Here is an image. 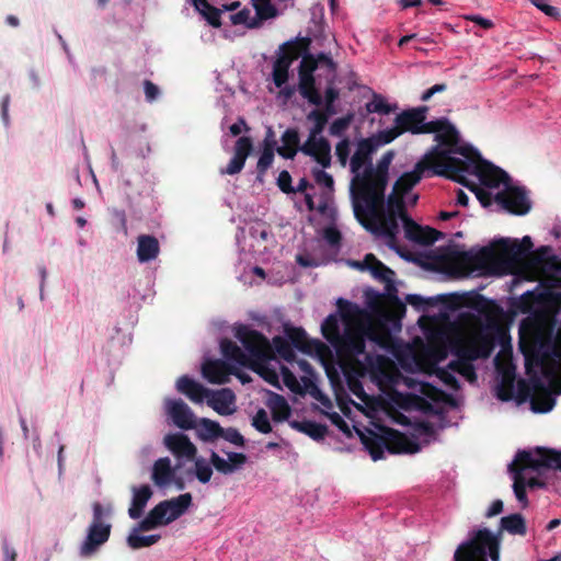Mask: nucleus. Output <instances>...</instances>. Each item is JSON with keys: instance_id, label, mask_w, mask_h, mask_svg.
I'll return each instance as SVG.
<instances>
[{"instance_id": "nucleus-52", "label": "nucleus", "mask_w": 561, "mask_h": 561, "mask_svg": "<svg viewBox=\"0 0 561 561\" xmlns=\"http://www.w3.org/2000/svg\"><path fill=\"white\" fill-rule=\"evenodd\" d=\"M201 432L199 437L203 440H213L215 438L220 437L222 433V427L219 423L209 420V419H201L199 421Z\"/></svg>"}, {"instance_id": "nucleus-57", "label": "nucleus", "mask_w": 561, "mask_h": 561, "mask_svg": "<svg viewBox=\"0 0 561 561\" xmlns=\"http://www.w3.org/2000/svg\"><path fill=\"white\" fill-rule=\"evenodd\" d=\"M394 110L390 104H388L383 96L380 94H374L371 101L366 103V111L368 113H378V114H389Z\"/></svg>"}, {"instance_id": "nucleus-4", "label": "nucleus", "mask_w": 561, "mask_h": 561, "mask_svg": "<svg viewBox=\"0 0 561 561\" xmlns=\"http://www.w3.org/2000/svg\"><path fill=\"white\" fill-rule=\"evenodd\" d=\"M192 504V494L183 493L176 497L164 500L149 511L147 516L138 524L127 537V545L134 549L150 547L157 543L161 536H140L138 531H149L159 526L168 525L181 517Z\"/></svg>"}, {"instance_id": "nucleus-28", "label": "nucleus", "mask_w": 561, "mask_h": 561, "mask_svg": "<svg viewBox=\"0 0 561 561\" xmlns=\"http://www.w3.org/2000/svg\"><path fill=\"white\" fill-rule=\"evenodd\" d=\"M169 414L173 423L182 430H192L195 427V417L188 405L181 399L169 400L167 402Z\"/></svg>"}, {"instance_id": "nucleus-42", "label": "nucleus", "mask_w": 561, "mask_h": 561, "mask_svg": "<svg viewBox=\"0 0 561 561\" xmlns=\"http://www.w3.org/2000/svg\"><path fill=\"white\" fill-rule=\"evenodd\" d=\"M219 345L220 352L227 360L245 367V362L249 360V357H247V354L241 350L240 346L237 345V343L225 337L220 341Z\"/></svg>"}, {"instance_id": "nucleus-16", "label": "nucleus", "mask_w": 561, "mask_h": 561, "mask_svg": "<svg viewBox=\"0 0 561 561\" xmlns=\"http://www.w3.org/2000/svg\"><path fill=\"white\" fill-rule=\"evenodd\" d=\"M351 264L360 271H370L371 275L376 279L386 284V289L389 296L393 295V297L397 298V289L392 280L394 272L379 261L373 253L366 254L363 261H353Z\"/></svg>"}, {"instance_id": "nucleus-1", "label": "nucleus", "mask_w": 561, "mask_h": 561, "mask_svg": "<svg viewBox=\"0 0 561 561\" xmlns=\"http://www.w3.org/2000/svg\"><path fill=\"white\" fill-rule=\"evenodd\" d=\"M337 307L344 323V331L333 347L344 365L352 366L356 371L364 374L366 365L359 359V356H364L368 365L373 363L371 355L366 352L365 340V322H368V312L343 298L337 300Z\"/></svg>"}, {"instance_id": "nucleus-64", "label": "nucleus", "mask_w": 561, "mask_h": 561, "mask_svg": "<svg viewBox=\"0 0 561 561\" xmlns=\"http://www.w3.org/2000/svg\"><path fill=\"white\" fill-rule=\"evenodd\" d=\"M314 57L317 59V66L325 67L328 77H331V81L334 80L337 69L336 62L325 53H320Z\"/></svg>"}, {"instance_id": "nucleus-8", "label": "nucleus", "mask_w": 561, "mask_h": 561, "mask_svg": "<svg viewBox=\"0 0 561 561\" xmlns=\"http://www.w3.org/2000/svg\"><path fill=\"white\" fill-rule=\"evenodd\" d=\"M353 210L356 219L368 231L374 234L383 236L392 243L397 240L399 232L398 218L393 215H386L385 197L374 211L368 209L367 204L359 199H352Z\"/></svg>"}, {"instance_id": "nucleus-27", "label": "nucleus", "mask_w": 561, "mask_h": 561, "mask_svg": "<svg viewBox=\"0 0 561 561\" xmlns=\"http://www.w3.org/2000/svg\"><path fill=\"white\" fill-rule=\"evenodd\" d=\"M164 445L178 458L194 459L197 454L196 446L182 433L168 434Z\"/></svg>"}, {"instance_id": "nucleus-45", "label": "nucleus", "mask_w": 561, "mask_h": 561, "mask_svg": "<svg viewBox=\"0 0 561 561\" xmlns=\"http://www.w3.org/2000/svg\"><path fill=\"white\" fill-rule=\"evenodd\" d=\"M196 11H198L203 18L213 26L220 27L221 26V9H218L211 5L208 0H197L196 3L193 4Z\"/></svg>"}, {"instance_id": "nucleus-5", "label": "nucleus", "mask_w": 561, "mask_h": 561, "mask_svg": "<svg viewBox=\"0 0 561 561\" xmlns=\"http://www.w3.org/2000/svg\"><path fill=\"white\" fill-rule=\"evenodd\" d=\"M437 142L424 157L433 162L434 174L449 178L459 172L463 165V159L470 157L476 149L470 146L459 144V133L456 127L447 121L443 129L435 135Z\"/></svg>"}, {"instance_id": "nucleus-54", "label": "nucleus", "mask_w": 561, "mask_h": 561, "mask_svg": "<svg viewBox=\"0 0 561 561\" xmlns=\"http://www.w3.org/2000/svg\"><path fill=\"white\" fill-rule=\"evenodd\" d=\"M290 65L277 58L273 64V81L277 88H282L288 80Z\"/></svg>"}, {"instance_id": "nucleus-59", "label": "nucleus", "mask_w": 561, "mask_h": 561, "mask_svg": "<svg viewBox=\"0 0 561 561\" xmlns=\"http://www.w3.org/2000/svg\"><path fill=\"white\" fill-rule=\"evenodd\" d=\"M402 133L400 131L398 125L394 123V126L388 129L380 130L377 135L369 137L374 139V144H378V147L381 145H387L398 138Z\"/></svg>"}, {"instance_id": "nucleus-20", "label": "nucleus", "mask_w": 561, "mask_h": 561, "mask_svg": "<svg viewBox=\"0 0 561 561\" xmlns=\"http://www.w3.org/2000/svg\"><path fill=\"white\" fill-rule=\"evenodd\" d=\"M253 150V141L249 136L240 137L233 147V157L226 168L220 169V174L234 175L242 171L248 157Z\"/></svg>"}, {"instance_id": "nucleus-44", "label": "nucleus", "mask_w": 561, "mask_h": 561, "mask_svg": "<svg viewBox=\"0 0 561 561\" xmlns=\"http://www.w3.org/2000/svg\"><path fill=\"white\" fill-rule=\"evenodd\" d=\"M290 425L293 428L308 435L314 440H321L328 434V426L314 421H294Z\"/></svg>"}, {"instance_id": "nucleus-7", "label": "nucleus", "mask_w": 561, "mask_h": 561, "mask_svg": "<svg viewBox=\"0 0 561 561\" xmlns=\"http://www.w3.org/2000/svg\"><path fill=\"white\" fill-rule=\"evenodd\" d=\"M540 468L558 469L561 471V451L545 447H537L534 450H519L514 461L508 466L510 472L513 473L515 496L523 507L528 505L527 484L523 471L525 469L539 470Z\"/></svg>"}, {"instance_id": "nucleus-14", "label": "nucleus", "mask_w": 561, "mask_h": 561, "mask_svg": "<svg viewBox=\"0 0 561 561\" xmlns=\"http://www.w3.org/2000/svg\"><path fill=\"white\" fill-rule=\"evenodd\" d=\"M495 245L503 261L516 267L517 275L520 273L522 262L534 252L531 251L534 244L529 236H525L520 242L517 240L511 241L510 239H501L495 241Z\"/></svg>"}, {"instance_id": "nucleus-31", "label": "nucleus", "mask_w": 561, "mask_h": 561, "mask_svg": "<svg viewBox=\"0 0 561 561\" xmlns=\"http://www.w3.org/2000/svg\"><path fill=\"white\" fill-rule=\"evenodd\" d=\"M176 390L195 403H202L210 394L209 389L186 375L178 379Z\"/></svg>"}, {"instance_id": "nucleus-56", "label": "nucleus", "mask_w": 561, "mask_h": 561, "mask_svg": "<svg viewBox=\"0 0 561 561\" xmlns=\"http://www.w3.org/2000/svg\"><path fill=\"white\" fill-rule=\"evenodd\" d=\"M389 336L390 335L387 330L373 327L370 318L368 317V322H365V340L368 339L380 346H385Z\"/></svg>"}, {"instance_id": "nucleus-32", "label": "nucleus", "mask_w": 561, "mask_h": 561, "mask_svg": "<svg viewBox=\"0 0 561 561\" xmlns=\"http://www.w3.org/2000/svg\"><path fill=\"white\" fill-rule=\"evenodd\" d=\"M282 146L277 147L276 152L284 159H294L300 148V137L297 128H287L282 137Z\"/></svg>"}, {"instance_id": "nucleus-43", "label": "nucleus", "mask_w": 561, "mask_h": 561, "mask_svg": "<svg viewBox=\"0 0 561 561\" xmlns=\"http://www.w3.org/2000/svg\"><path fill=\"white\" fill-rule=\"evenodd\" d=\"M362 443L364 444L365 448L368 450L370 457L373 460H379L383 458L385 448H386V440H385V434L377 435L374 432H369L368 436L363 435L362 436Z\"/></svg>"}, {"instance_id": "nucleus-60", "label": "nucleus", "mask_w": 561, "mask_h": 561, "mask_svg": "<svg viewBox=\"0 0 561 561\" xmlns=\"http://www.w3.org/2000/svg\"><path fill=\"white\" fill-rule=\"evenodd\" d=\"M252 426L262 434L272 432V425L268 420L267 412L264 409H259L252 419Z\"/></svg>"}, {"instance_id": "nucleus-37", "label": "nucleus", "mask_w": 561, "mask_h": 561, "mask_svg": "<svg viewBox=\"0 0 561 561\" xmlns=\"http://www.w3.org/2000/svg\"><path fill=\"white\" fill-rule=\"evenodd\" d=\"M133 500L131 505L128 510L130 518L137 519L142 515L144 508L152 495V491L149 485L145 484L139 488H133Z\"/></svg>"}, {"instance_id": "nucleus-26", "label": "nucleus", "mask_w": 561, "mask_h": 561, "mask_svg": "<svg viewBox=\"0 0 561 561\" xmlns=\"http://www.w3.org/2000/svg\"><path fill=\"white\" fill-rule=\"evenodd\" d=\"M202 371L210 383L224 385L234 373V367L222 359H210L203 364Z\"/></svg>"}, {"instance_id": "nucleus-46", "label": "nucleus", "mask_w": 561, "mask_h": 561, "mask_svg": "<svg viewBox=\"0 0 561 561\" xmlns=\"http://www.w3.org/2000/svg\"><path fill=\"white\" fill-rule=\"evenodd\" d=\"M323 337L333 346L342 336L340 321L336 314H330L321 325Z\"/></svg>"}, {"instance_id": "nucleus-38", "label": "nucleus", "mask_w": 561, "mask_h": 561, "mask_svg": "<svg viewBox=\"0 0 561 561\" xmlns=\"http://www.w3.org/2000/svg\"><path fill=\"white\" fill-rule=\"evenodd\" d=\"M266 405L271 410L272 419L275 422H284L289 419L291 410L287 400L282 394L270 392Z\"/></svg>"}, {"instance_id": "nucleus-41", "label": "nucleus", "mask_w": 561, "mask_h": 561, "mask_svg": "<svg viewBox=\"0 0 561 561\" xmlns=\"http://www.w3.org/2000/svg\"><path fill=\"white\" fill-rule=\"evenodd\" d=\"M535 387L540 389V391L535 392L530 398L533 411L539 413L549 412L554 405V398L539 381L536 382Z\"/></svg>"}, {"instance_id": "nucleus-39", "label": "nucleus", "mask_w": 561, "mask_h": 561, "mask_svg": "<svg viewBox=\"0 0 561 561\" xmlns=\"http://www.w3.org/2000/svg\"><path fill=\"white\" fill-rule=\"evenodd\" d=\"M448 179L463 185L465 187L470 190L472 193H474L477 199L480 202V204L483 207H489L492 204V202L494 199L492 194L489 191L480 187L477 183L468 180L466 175L457 172V173L450 175Z\"/></svg>"}, {"instance_id": "nucleus-48", "label": "nucleus", "mask_w": 561, "mask_h": 561, "mask_svg": "<svg viewBox=\"0 0 561 561\" xmlns=\"http://www.w3.org/2000/svg\"><path fill=\"white\" fill-rule=\"evenodd\" d=\"M386 215H393L396 218H400L403 224L405 219H410L407 214L403 196L392 193L388 197Z\"/></svg>"}, {"instance_id": "nucleus-30", "label": "nucleus", "mask_w": 561, "mask_h": 561, "mask_svg": "<svg viewBox=\"0 0 561 561\" xmlns=\"http://www.w3.org/2000/svg\"><path fill=\"white\" fill-rule=\"evenodd\" d=\"M207 404L220 415H229L233 412L231 405L236 401L233 391L229 388H222L217 391H211L209 397H206Z\"/></svg>"}, {"instance_id": "nucleus-49", "label": "nucleus", "mask_w": 561, "mask_h": 561, "mask_svg": "<svg viewBox=\"0 0 561 561\" xmlns=\"http://www.w3.org/2000/svg\"><path fill=\"white\" fill-rule=\"evenodd\" d=\"M271 345H272L274 355L277 354L279 357H282L286 362H293L295 359L294 347L290 344V342L288 341V339H285L279 335L274 336Z\"/></svg>"}, {"instance_id": "nucleus-40", "label": "nucleus", "mask_w": 561, "mask_h": 561, "mask_svg": "<svg viewBox=\"0 0 561 561\" xmlns=\"http://www.w3.org/2000/svg\"><path fill=\"white\" fill-rule=\"evenodd\" d=\"M514 305L519 312L529 313V317H535L536 314H545L541 312L539 291H526L516 300Z\"/></svg>"}, {"instance_id": "nucleus-47", "label": "nucleus", "mask_w": 561, "mask_h": 561, "mask_svg": "<svg viewBox=\"0 0 561 561\" xmlns=\"http://www.w3.org/2000/svg\"><path fill=\"white\" fill-rule=\"evenodd\" d=\"M515 381L514 367L506 368L501 374V382L497 390V397L502 401H508L513 397Z\"/></svg>"}, {"instance_id": "nucleus-33", "label": "nucleus", "mask_w": 561, "mask_h": 561, "mask_svg": "<svg viewBox=\"0 0 561 561\" xmlns=\"http://www.w3.org/2000/svg\"><path fill=\"white\" fill-rule=\"evenodd\" d=\"M252 5L256 12V16L251 20L249 28H257L262 25L263 21L275 19L279 15V11L272 3V0H251Z\"/></svg>"}, {"instance_id": "nucleus-62", "label": "nucleus", "mask_w": 561, "mask_h": 561, "mask_svg": "<svg viewBox=\"0 0 561 561\" xmlns=\"http://www.w3.org/2000/svg\"><path fill=\"white\" fill-rule=\"evenodd\" d=\"M353 117V114L350 113L343 117L333 121L329 128L330 134L336 137L342 136L345 133V130L350 127Z\"/></svg>"}, {"instance_id": "nucleus-21", "label": "nucleus", "mask_w": 561, "mask_h": 561, "mask_svg": "<svg viewBox=\"0 0 561 561\" xmlns=\"http://www.w3.org/2000/svg\"><path fill=\"white\" fill-rule=\"evenodd\" d=\"M404 228V234L405 238L414 243L421 244V245H432L435 243L438 239L443 238V232L431 228L428 226H421L416 224L413 219H405V222L403 224Z\"/></svg>"}, {"instance_id": "nucleus-9", "label": "nucleus", "mask_w": 561, "mask_h": 561, "mask_svg": "<svg viewBox=\"0 0 561 561\" xmlns=\"http://www.w3.org/2000/svg\"><path fill=\"white\" fill-rule=\"evenodd\" d=\"M504 262L495 242L491 247H483L477 252L457 251L449 255V263L462 274L480 272L483 274L494 273L500 263Z\"/></svg>"}, {"instance_id": "nucleus-53", "label": "nucleus", "mask_w": 561, "mask_h": 561, "mask_svg": "<svg viewBox=\"0 0 561 561\" xmlns=\"http://www.w3.org/2000/svg\"><path fill=\"white\" fill-rule=\"evenodd\" d=\"M275 157V150L263 149L256 163V180L263 182L267 170L272 167Z\"/></svg>"}, {"instance_id": "nucleus-17", "label": "nucleus", "mask_w": 561, "mask_h": 561, "mask_svg": "<svg viewBox=\"0 0 561 561\" xmlns=\"http://www.w3.org/2000/svg\"><path fill=\"white\" fill-rule=\"evenodd\" d=\"M495 336L489 332H480L468 342L460 343L462 354L469 359L488 358L495 347Z\"/></svg>"}, {"instance_id": "nucleus-35", "label": "nucleus", "mask_w": 561, "mask_h": 561, "mask_svg": "<svg viewBox=\"0 0 561 561\" xmlns=\"http://www.w3.org/2000/svg\"><path fill=\"white\" fill-rule=\"evenodd\" d=\"M153 483L159 486L169 485L174 479V469L168 457L159 458L154 461L151 474Z\"/></svg>"}, {"instance_id": "nucleus-51", "label": "nucleus", "mask_w": 561, "mask_h": 561, "mask_svg": "<svg viewBox=\"0 0 561 561\" xmlns=\"http://www.w3.org/2000/svg\"><path fill=\"white\" fill-rule=\"evenodd\" d=\"M317 148L313 154H310L322 168H328L331 164V146L328 139L319 137Z\"/></svg>"}, {"instance_id": "nucleus-36", "label": "nucleus", "mask_w": 561, "mask_h": 561, "mask_svg": "<svg viewBox=\"0 0 561 561\" xmlns=\"http://www.w3.org/2000/svg\"><path fill=\"white\" fill-rule=\"evenodd\" d=\"M160 251L159 242L156 237L141 234L138 237L137 257L139 262H149L154 260Z\"/></svg>"}, {"instance_id": "nucleus-6", "label": "nucleus", "mask_w": 561, "mask_h": 561, "mask_svg": "<svg viewBox=\"0 0 561 561\" xmlns=\"http://www.w3.org/2000/svg\"><path fill=\"white\" fill-rule=\"evenodd\" d=\"M393 157V151L389 150L381 156L376 168L373 167V163H369L362 174L353 176L351 182L352 199L365 202L371 211H374L378 204L380 205L381 199L385 197L389 179V167Z\"/></svg>"}, {"instance_id": "nucleus-13", "label": "nucleus", "mask_w": 561, "mask_h": 561, "mask_svg": "<svg viewBox=\"0 0 561 561\" xmlns=\"http://www.w3.org/2000/svg\"><path fill=\"white\" fill-rule=\"evenodd\" d=\"M318 69L317 59L309 51L302 56L298 68V91L310 104L320 106L323 102L321 94L316 88L314 71Z\"/></svg>"}, {"instance_id": "nucleus-61", "label": "nucleus", "mask_w": 561, "mask_h": 561, "mask_svg": "<svg viewBox=\"0 0 561 561\" xmlns=\"http://www.w3.org/2000/svg\"><path fill=\"white\" fill-rule=\"evenodd\" d=\"M268 362H260L259 366H253L251 370L257 373L265 381L273 386H279L277 373L267 366Z\"/></svg>"}, {"instance_id": "nucleus-11", "label": "nucleus", "mask_w": 561, "mask_h": 561, "mask_svg": "<svg viewBox=\"0 0 561 561\" xmlns=\"http://www.w3.org/2000/svg\"><path fill=\"white\" fill-rule=\"evenodd\" d=\"M561 272V259L552 253V248L542 245L522 262L520 277L534 282L550 278Z\"/></svg>"}, {"instance_id": "nucleus-24", "label": "nucleus", "mask_w": 561, "mask_h": 561, "mask_svg": "<svg viewBox=\"0 0 561 561\" xmlns=\"http://www.w3.org/2000/svg\"><path fill=\"white\" fill-rule=\"evenodd\" d=\"M426 106L405 110L396 116L394 123L398 125L402 134L411 133L419 135L421 123L426 119Z\"/></svg>"}, {"instance_id": "nucleus-50", "label": "nucleus", "mask_w": 561, "mask_h": 561, "mask_svg": "<svg viewBox=\"0 0 561 561\" xmlns=\"http://www.w3.org/2000/svg\"><path fill=\"white\" fill-rule=\"evenodd\" d=\"M454 354L457 357H461V364L459 366L458 374L466 378L469 382H476L478 376L476 373V368L472 364L474 359H469L465 357L462 354V348H460L458 345L454 348Z\"/></svg>"}, {"instance_id": "nucleus-25", "label": "nucleus", "mask_w": 561, "mask_h": 561, "mask_svg": "<svg viewBox=\"0 0 561 561\" xmlns=\"http://www.w3.org/2000/svg\"><path fill=\"white\" fill-rule=\"evenodd\" d=\"M378 149V144H374V139L364 138L358 141L357 148L351 158L350 165L354 176L362 174V169L371 163V154Z\"/></svg>"}, {"instance_id": "nucleus-18", "label": "nucleus", "mask_w": 561, "mask_h": 561, "mask_svg": "<svg viewBox=\"0 0 561 561\" xmlns=\"http://www.w3.org/2000/svg\"><path fill=\"white\" fill-rule=\"evenodd\" d=\"M425 171H432L434 174L433 162L428 161V157H423L410 172H404L394 183L393 193L404 196L408 194L423 178Z\"/></svg>"}, {"instance_id": "nucleus-12", "label": "nucleus", "mask_w": 561, "mask_h": 561, "mask_svg": "<svg viewBox=\"0 0 561 561\" xmlns=\"http://www.w3.org/2000/svg\"><path fill=\"white\" fill-rule=\"evenodd\" d=\"M459 173L476 175L480 183L486 187H499L501 184L506 187L511 180L504 170L482 159L478 150L463 159V165L459 168Z\"/></svg>"}, {"instance_id": "nucleus-19", "label": "nucleus", "mask_w": 561, "mask_h": 561, "mask_svg": "<svg viewBox=\"0 0 561 561\" xmlns=\"http://www.w3.org/2000/svg\"><path fill=\"white\" fill-rule=\"evenodd\" d=\"M285 333L293 347L308 355H322L329 351L328 346L319 340H309L302 328H285Z\"/></svg>"}, {"instance_id": "nucleus-23", "label": "nucleus", "mask_w": 561, "mask_h": 561, "mask_svg": "<svg viewBox=\"0 0 561 561\" xmlns=\"http://www.w3.org/2000/svg\"><path fill=\"white\" fill-rule=\"evenodd\" d=\"M381 432L385 434L386 448L391 454H414L420 450L416 442L411 440L398 430L383 426Z\"/></svg>"}, {"instance_id": "nucleus-3", "label": "nucleus", "mask_w": 561, "mask_h": 561, "mask_svg": "<svg viewBox=\"0 0 561 561\" xmlns=\"http://www.w3.org/2000/svg\"><path fill=\"white\" fill-rule=\"evenodd\" d=\"M503 530L511 535L525 536L526 520L522 514L515 513L501 518L499 535H493L488 528L473 531L471 538L457 548L455 561H488V556L492 561H499L500 535Z\"/></svg>"}, {"instance_id": "nucleus-22", "label": "nucleus", "mask_w": 561, "mask_h": 561, "mask_svg": "<svg viewBox=\"0 0 561 561\" xmlns=\"http://www.w3.org/2000/svg\"><path fill=\"white\" fill-rule=\"evenodd\" d=\"M111 535V525L93 522L88 536L80 547V556L89 557L95 553L101 545L106 542Z\"/></svg>"}, {"instance_id": "nucleus-55", "label": "nucleus", "mask_w": 561, "mask_h": 561, "mask_svg": "<svg viewBox=\"0 0 561 561\" xmlns=\"http://www.w3.org/2000/svg\"><path fill=\"white\" fill-rule=\"evenodd\" d=\"M194 459V474L196 479L203 484L208 483L213 476V466L210 465V461L207 462L202 457Z\"/></svg>"}, {"instance_id": "nucleus-10", "label": "nucleus", "mask_w": 561, "mask_h": 561, "mask_svg": "<svg viewBox=\"0 0 561 561\" xmlns=\"http://www.w3.org/2000/svg\"><path fill=\"white\" fill-rule=\"evenodd\" d=\"M236 339L242 344L244 353L249 360L245 367L254 368L260 362H271L274 359V352L268 339L257 330L247 324H240L234 329Z\"/></svg>"}, {"instance_id": "nucleus-15", "label": "nucleus", "mask_w": 561, "mask_h": 561, "mask_svg": "<svg viewBox=\"0 0 561 561\" xmlns=\"http://www.w3.org/2000/svg\"><path fill=\"white\" fill-rule=\"evenodd\" d=\"M494 201L504 210L516 216H524L531 208L527 192L522 187L510 184L494 196Z\"/></svg>"}, {"instance_id": "nucleus-34", "label": "nucleus", "mask_w": 561, "mask_h": 561, "mask_svg": "<svg viewBox=\"0 0 561 561\" xmlns=\"http://www.w3.org/2000/svg\"><path fill=\"white\" fill-rule=\"evenodd\" d=\"M541 312L549 319H553L561 311V290L550 288L539 291Z\"/></svg>"}, {"instance_id": "nucleus-58", "label": "nucleus", "mask_w": 561, "mask_h": 561, "mask_svg": "<svg viewBox=\"0 0 561 561\" xmlns=\"http://www.w3.org/2000/svg\"><path fill=\"white\" fill-rule=\"evenodd\" d=\"M307 119L313 122V126L310 129L309 134H311V136H317V137L323 131V129L329 121L327 118V115L324 113H322L321 110H318V108L312 110L307 115Z\"/></svg>"}, {"instance_id": "nucleus-63", "label": "nucleus", "mask_w": 561, "mask_h": 561, "mask_svg": "<svg viewBox=\"0 0 561 561\" xmlns=\"http://www.w3.org/2000/svg\"><path fill=\"white\" fill-rule=\"evenodd\" d=\"M209 461L210 465L221 474L228 476L236 472L233 467L229 463L228 459H224L215 451H211Z\"/></svg>"}, {"instance_id": "nucleus-29", "label": "nucleus", "mask_w": 561, "mask_h": 561, "mask_svg": "<svg viewBox=\"0 0 561 561\" xmlns=\"http://www.w3.org/2000/svg\"><path fill=\"white\" fill-rule=\"evenodd\" d=\"M311 45V38L297 36L294 39L287 41L279 46V56L282 60L288 62L290 66L294 60L298 59L300 56L306 55Z\"/></svg>"}, {"instance_id": "nucleus-2", "label": "nucleus", "mask_w": 561, "mask_h": 561, "mask_svg": "<svg viewBox=\"0 0 561 561\" xmlns=\"http://www.w3.org/2000/svg\"><path fill=\"white\" fill-rule=\"evenodd\" d=\"M554 320L545 314L527 317L520 322L519 351L527 362L561 360V328L554 333Z\"/></svg>"}]
</instances>
